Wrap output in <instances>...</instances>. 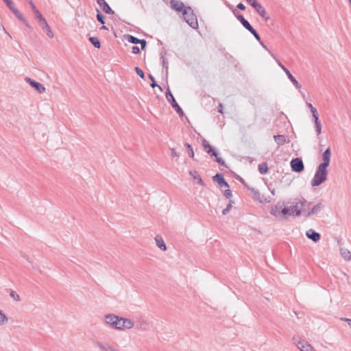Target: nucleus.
<instances>
[{"label":"nucleus","instance_id":"1","mask_svg":"<svg viewBox=\"0 0 351 351\" xmlns=\"http://www.w3.org/2000/svg\"><path fill=\"white\" fill-rule=\"evenodd\" d=\"M330 157L331 152L330 147H328L322 154L323 162L318 165L314 177L311 180V184L312 186H317L326 181L328 175L327 167L330 165Z\"/></svg>","mask_w":351,"mask_h":351},{"label":"nucleus","instance_id":"2","mask_svg":"<svg viewBox=\"0 0 351 351\" xmlns=\"http://www.w3.org/2000/svg\"><path fill=\"white\" fill-rule=\"evenodd\" d=\"M311 205L310 202H308L304 198L302 199H295L292 202L291 208V215L292 217H299L304 216L305 217L306 208H309Z\"/></svg>","mask_w":351,"mask_h":351},{"label":"nucleus","instance_id":"3","mask_svg":"<svg viewBox=\"0 0 351 351\" xmlns=\"http://www.w3.org/2000/svg\"><path fill=\"white\" fill-rule=\"evenodd\" d=\"M185 21L193 29L198 27L197 20L193 13V10L190 7H186L182 13Z\"/></svg>","mask_w":351,"mask_h":351},{"label":"nucleus","instance_id":"4","mask_svg":"<svg viewBox=\"0 0 351 351\" xmlns=\"http://www.w3.org/2000/svg\"><path fill=\"white\" fill-rule=\"evenodd\" d=\"M8 8L12 12V13L20 20L23 24L28 27L31 28V26L27 23L23 15L19 12V10L15 7L14 3L12 0H3Z\"/></svg>","mask_w":351,"mask_h":351},{"label":"nucleus","instance_id":"5","mask_svg":"<svg viewBox=\"0 0 351 351\" xmlns=\"http://www.w3.org/2000/svg\"><path fill=\"white\" fill-rule=\"evenodd\" d=\"M293 341L295 346L300 351H316L312 345L304 339H302L300 337H293Z\"/></svg>","mask_w":351,"mask_h":351},{"label":"nucleus","instance_id":"6","mask_svg":"<svg viewBox=\"0 0 351 351\" xmlns=\"http://www.w3.org/2000/svg\"><path fill=\"white\" fill-rule=\"evenodd\" d=\"M269 53L271 54L272 57L276 60V62L279 65V66L286 73L288 78L293 83V84L295 86V87L298 90L300 89L301 85L298 83L297 80L293 77V75L290 73V71L281 63V62L278 58H276V56L273 53H271V52H269Z\"/></svg>","mask_w":351,"mask_h":351},{"label":"nucleus","instance_id":"7","mask_svg":"<svg viewBox=\"0 0 351 351\" xmlns=\"http://www.w3.org/2000/svg\"><path fill=\"white\" fill-rule=\"evenodd\" d=\"M119 316L114 314H106L104 316L105 323L117 330H119V327L117 326L119 325Z\"/></svg>","mask_w":351,"mask_h":351},{"label":"nucleus","instance_id":"8","mask_svg":"<svg viewBox=\"0 0 351 351\" xmlns=\"http://www.w3.org/2000/svg\"><path fill=\"white\" fill-rule=\"evenodd\" d=\"M166 98L168 100V101L171 104L173 108L177 112V113L179 114L180 116L184 115V112L182 110V108L180 107V106L176 102L174 97L171 94L170 90L168 88L167 93H166Z\"/></svg>","mask_w":351,"mask_h":351},{"label":"nucleus","instance_id":"9","mask_svg":"<svg viewBox=\"0 0 351 351\" xmlns=\"http://www.w3.org/2000/svg\"><path fill=\"white\" fill-rule=\"evenodd\" d=\"M202 145L205 149V151L215 157L216 162H217L219 164L223 165L224 164V161L222 160L221 158L218 157L217 153L213 149V147L209 145L208 142L206 140H204L202 141Z\"/></svg>","mask_w":351,"mask_h":351},{"label":"nucleus","instance_id":"10","mask_svg":"<svg viewBox=\"0 0 351 351\" xmlns=\"http://www.w3.org/2000/svg\"><path fill=\"white\" fill-rule=\"evenodd\" d=\"M25 81L28 83L32 87L34 88L39 93H43L46 90V88L43 84L36 82L30 77H26Z\"/></svg>","mask_w":351,"mask_h":351},{"label":"nucleus","instance_id":"11","mask_svg":"<svg viewBox=\"0 0 351 351\" xmlns=\"http://www.w3.org/2000/svg\"><path fill=\"white\" fill-rule=\"evenodd\" d=\"M291 167L292 170L295 172H301L304 170L303 162L299 158H294L291 161Z\"/></svg>","mask_w":351,"mask_h":351},{"label":"nucleus","instance_id":"12","mask_svg":"<svg viewBox=\"0 0 351 351\" xmlns=\"http://www.w3.org/2000/svg\"><path fill=\"white\" fill-rule=\"evenodd\" d=\"M324 208V206L322 203H318L313 206L310 210H306L305 217L308 218L313 215H317Z\"/></svg>","mask_w":351,"mask_h":351},{"label":"nucleus","instance_id":"13","mask_svg":"<svg viewBox=\"0 0 351 351\" xmlns=\"http://www.w3.org/2000/svg\"><path fill=\"white\" fill-rule=\"evenodd\" d=\"M171 8L177 11L184 12V10L186 8L184 3L179 0H171L170 1Z\"/></svg>","mask_w":351,"mask_h":351},{"label":"nucleus","instance_id":"14","mask_svg":"<svg viewBox=\"0 0 351 351\" xmlns=\"http://www.w3.org/2000/svg\"><path fill=\"white\" fill-rule=\"evenodd\" d=\"M38 24L41 27L43 30L46 32V34L49 38H53L54 34H53L51 27L48 25L46 19L41 21L40 22L38 23Z\"/></svg>","mask_w":351,"mask_h":351},{"label":"nucleus","instance_id":"15","mask_svg":"<svg viewBox=\"0 0 351 351\" xmlns=\"http://www.w3.org/2000/svg\"><path fill=\"white\" fill-rule=\"evenodd\" d=\"M254 8L265 21H269V16L261 4L258 3Z\"/></svg>","mask_w":351,"mask_h":351},{"label":"nucleus","instance_id":"16","mask_svg":"<svg viewBox=\"0 0 351 351\" xmlns=\"http://www.w3.org/2000/svg\"><path fill=\"white\" fill-rule=\"evenodd\" d=\"M306 236L313 242H317L320 240L321 236L319 233L316 232L313 229H309L306 232Z\"/></svg>","mask_w":351,"mask_h":351},{"label":"nucleus","instance_id":"17","mask_svg":"<svg viewBox=\"0 0 351 351\" xmlns=\"http://www.w3.org/2000/svg\"><path fill=\"white\" fill-rule=\"evenodd\" d=\"M123 324L121 326L119 327V330H123L125 329L130 330L134 327V322L129 318H125V319H123Z\"/></svg>","mask_w":351,"mask_h":351},{"label":"nucleus","instance_id":"18","mask_svg":"<svg viewBox=\"0 0 351 351\" xmlns=\"http://www.w3.org/2000/svg\"><path fill=\"white\" fill-rule=\"evenodd\" d=\"M214 182H217L221 187H228V183L226 182L223 176L218 173L213 176Z\"/></svg>","mask_w":351,"mask_h":351},{"label":"nucleus","instance_id":"19","mask_svg":"<svg viewBox=\"0 0 351 351\" xmlns=\"http://www.w3.org/2000/svg\"><path fill=\"white\" fill-rule=\"evenodd\" d=\"M156 244L158 248H160L162 251L167 250V246L165 243L160 235H156L154 238Z\"/></svg>","mask_w":351,"mask_h":351},{"label":"nucleus","instance_id":"20","mask_svg":"<svg viewBox=\"0 0 351 351\" xmlns=\"http://www.w3.org/2000/svg\"><path fill=\"white\" fill-rule=\"evenodd\" d=\"M136 329L143 331L147 330L149 329L148 322L144 319L139 320L136 325Z\"/></svg>","mask_w":351,"mask_h":351},{"label":"nucleus","instance_id":"21","mask_svg":"<svg viewBox=\"0 0 351 351\" xmlns=\"http://www.w3.org/2000/svg\"><path fill=\"white\" fill-rule=\"evenodd\" d=\"M189 174L192 177V178L194 180H197V183H199L200 185H202V186L204 185V183L201 176H199V174L198 173V172L196 170H191L189 171Z\"/></svg>","mask_w":351,"mask_h":351},{"label":"nucleus","instance_id":"22","mask_svg":"<svg viewBox=\"0 0 351 351\" xmlns=\"http://www.w3.org/2000/svg\"><path fill=\"white\" fill-rule=\"evenodd\" d=\"M237 19L241 22L243 26L247 29L249 32L252 29V26L250 23L243 17L242 15L236 16Z\"/></svg>","mask_w":351,"mask_h":351},{"label":"nucleus","instance_id":"23","mask_svg":"<svg viewBox=\"0 0 351 351\" xmlns=\"http://www.w3.org/2000/svg\"><path fill=\"white\" fill-rule=\"evenodd\" d=\"M274 138L278 145H285L287 142V138L284 135H274Z\"/></svg>","mask_w":351,"mask_h":351},{"label":"nucleus","instance_id":"24","mask_svg":"<svg viewBox=\"0 0 351 351\" xmlns=\"http://www.w3.org/2000/svg\"><path fill=\"white\" fill-rule=\"evenodd\" d=\"M291 207L290 208H281L280 210V215H281V217H280V220H283V219H286L287 218V215H289V216H292L291 213Z\"/></svg>","mask_w":351,"mask_h":351},{"label":"nucleus","instance_id":"25","mask_svg":"<svg viewBox=\"0 0 351 351\" xmlns=\"http://www.w3.org/2000/svg\"><path fill=\"white\" fill-rule=\"evenodd\" d=\"M281 208L278 207V206H275L271 208L270 213L274 216L276 218L280 219L281 217V213H280Z\"/></svg>","mask_w":351,"mask_h":351},{"label":"nucleus","instance_id":"26","mask_svg":"<svg viewBox=\"0 0 351 351\" xmlns=\"http://www.w3.org/2000/svg\"><path fill=\"white\" fill-rule=\"evenodd\" d=\"M340 253L341 256L346 260V261H350L351 260V253L346 248H341Z\"/></svg>","mask_w":351,"mask_h":351},{"label":"nucleus","instance_id":"27","mask_svg":"<svg viewBox=\"0 0 351 351\" xmlns=\"http://www.w3.org/2000/svg\"><path fill=\"white\" fill-rule=\"evenodd\" d=\"M8 320L9 319L8 316L2 310H0V326H4L6 324H8Z\"/></svg>","mask_w":351,"mask_h":351},{"label":"nucleus","instance_id":"28","mask_svg":"<svg viewBox=\"0 0 351 351\" xmlns=\"http://www.w3.org/2000/svg\"><path fill=\"white\" fill-rule=\"evenodd\" d=\"M10 296L13 299L14 301L15 302H21V298L20 296V295L19 293H17L14 290H10Z\"/></svg>","mask_w":351,"mask_h":351},{"label":"nucleus","instance_id":"29","mask_svg":"<svg viewBox=\"0 0 351 351\" xmlns=\"http://www.w3.org/2000/svg\"><path fill=\"white\" fill-rule=\"evenodd\" d=\"M89 40L95 47L99 49L101 47L100 42L97 37H90Z\"/></svg>","mask_w":351,"mask_h":351},{"label":"nucleus","instance_id":"30","mask_svg":"<svg viewBox=\"0 0 351 351\" xmlns=\"http://www.w3.org/2000/svg\"><path fill=\"white\" fill-rule=\"evenodd\" d=\"M125 38L129 43L132 44H138L140 42V39L131 35H127Z\"/></svg>","mask_w":351,"mask_h":351},{"label":"nucleus","instance_id":"31","mask_svg":"<svg viewBox=\"0 0 351 351\" xmlns=\"http://www.w3.org/2000/svg\"><path fill=\"white\" fill-rule=\"evenodd\" d=\"M32 12H33L35 17L38 19V23L44 19H45L44 18V16H43V14H41V12L38 9H36V10H33Z\"/></svg>","mask_w":351,"mask_h":351},{"label":"nucleus","instance_id":"32","mask_svg":"<svg viewBox=\"0 0 351 351\" xmlns=\"http://www.w3.org/2000/svg\"><path fill=\"white\" fill-rule=\"evenodd\" d=\"M258 171L261 174H265L268 171L267 165L266 163H263L258 165Z\"/></svg>","mask_w":351,"mask_h":351},{"label":"nucleus","instance_id":"33","mask_svg":"<svg viewBox=\"0 0 351 351\" xmlns=\"http://www.w3.org/2000/svg\"><path fill=\"white\" fill-rule=\"evenodd\" d=\"M101 9L106 14H113L114 12L112 10L111 8L109 6V5L106 3L105 4L102 5L101 6Z\"/></svg>","mask_w":351,"mask_h":351},{"label":"nucleus","instance_id":"34","mask_svg":"<svg viewBox=\"0 0 351 351\" xmlns=\"http://www.w3.org/2000/svg\"><path fill=\"white\" fill-rule=\"evenodd\" d=\"M149 79L151 80V81L152 82V83L151 84V86H152V88L157 87V88L159 89V90H160V92H161V91H162V89L161 86H159V85H158V84L156 83V82H155V79H154V77L152 75H149Z\"/></svg>","mask_w":351,"mask_h":351},{"label":"nucleus","instance_id":"35","mask_svg":"<svg viewBox=\"0 0 351 351\" xmlns=\"http://www.w3.org/2000/svg\"><path fill=\"white\" fill-rule=\"evenodd\" d=\"M315 126L317 134H319L322 132V124L319 119H316V120L315 121Z\"/></svg>","mask_w":351,"mask_h":351},{"label":"nucleus","instance_id":"36","mask_svg":"<svg viewBox=\"0 0 351 351\" xmlns=\"http://www.w3.org/2000/svg\"><path fill=\"white\" fill-rule=\"evenodd\" d=\"M186 146L188 149V154H189V156L191 158H193L194 157V152H193V147H191V145H189L188 143L186 144Z\"/></svg>","mask_w":351,"mask_h":351},{"label":"nucleus","instance_id":"37","mask_svg":"<svg viewBox=\"0 0 351 351\" xmlns=\"http://www.w3.org/2000/svg\"><path fill=\"white\" fill-rule=\"evenodd\" d=\"M232 205V201L229 202V204L226 206V207L222 210V214L223 215H226L231 209Z\"/></svg>","mask_w":351,"mask_h":351},{"label":"nucleus","instance_id":"38","mask_svg":"<svg viewBox=\"0 0 351 351\" xmlns=\"http://www.w3.org/2000/svg\"><path fill=\"white\" fill-rule=\"evenodd\" d=\"M97 19L101 23L104 24V16L97 10Z\"/></svg>","mask_w":351,"mask_h":351},{"label":"nucleus","instance_id":"39","mask_svg":"<svg viewBox=\"0 0 351 351\" xmlns=\"http://www.w3.org/2000/svg\"><path fill=\"white\" fill-rule=\"evenodd\" d=\"M250 32L255 37V38L257 40H258L259 42L261 41V37H260L259 34L257 33V32L254 28H252V29H251L250 31Z\"/></svg>","mask_w":351,"mask_h":351},{"label":"nucleus","instance_id":"40","mask_svg":"<svg viewBox=\"0 0 351 351\" xmlns=\"http://www.w3.org/2000/svg\"><path fill=\"white\" fill-rule=\"evenodd\" d=\"M311 112L312 113V116L314 118V121H315L316 119H319L318 113H317V111L315 108H314L313 109L311 110Z\"/></svg>","mask_w":351,"mask_h":351},{"label":"nucleus","instance_id":"41","mask_svg":"<svg viewBox=\"0 0 351 351\" xmlns=\"http://www.w3.org/2000/svg\"><path fill=\"white\" fill-rule=\"evenodd\" d=\"M135 71L136 72V73L141 77V78H144V73L143 71L139 68V67H136L135 68Z\"/></svg>","mask_w":351,"mask_h":351},{"label":"nucleus","instance_id":"42","mask_svg":"<svg viewBox=\"0 0 351 351\" xmlns=\"http://www.w3.org/2000/svg\"><path fill=\"white\" fill-rule=\"evenodd\" d=\"M245 186L248 190H250V191H251V192L253 193V195H254L255 197H256V195H259V192H258L257 190H256V189H253V188H252V189H251V188H250V187H248V186Z\"/></svg>","mask_w":351,"mask_h":351},{"label":"nucleus","instance_id":"43","mask_svg":"<svg viewBox=\"0 0 351 351\" xmlns=\"http://www.w3.org/2000/svg\"><path fill=\"white\" fill-rule=\"evenodd\" d=\"M252 8H254L258 2L256 0H246Z\"/></svg>","mask_w":351,"mask_h":351},{"label":"nucleus","instance_id":"44","mask_svg":"<svg viewBox=\"0 0 351 351\" xmlns=\"http://www.w3.org/2000/svg\"><path fill=\"white\" fill-rule=\"evenodd\" d=\"M252 8H254L258 2L256 0H246Z\"/></svg>","mask_w":351,"mask_h":351},{"label":"nucleus","instance_id":"45","mask_svg":"<svg viewBox=\"0 0 351 351\" xmlns=\"http://www.w3.org/2000/svg\"><path fill=\"white\" fill-rule=\"evenodd\" d=\"M140 52V49L138 47L134 46L132 47V53L134 54H138Z\"/></svg>","mask_w":351,"mask_h":351},{"label":"nucleus","instance_id":"46","mask_svg":"<svg viewBox=\"0 0 351 351\" xmlns=\"http://www.w3.org/2000/svg\"><path fill=\"white\" fill-rule=\"evenodd\" d=\"M224 195L227 197V198H230L232 197V192L230 189H227L224 191Z\"/></svg>","mask_w":351,"mask_h":351},{"label":"nucleus","instance_id":"47","mask_svg":"<svg viewBox=\"0 0 351 351\" xmlns=\"http://www.w3.org/2000/svg\"><path fill=\"white\" fill-rule=\"evenodd\" d=\"M138 44H141V49L142 50H144L146 47V41L145 40H141L140 39V42L138 43Z\"/></svg>","mask_w":351,"mask_h":351},{"label":"nucleus","instance_id":"48","mask_svg":"<svg viewBox=\"0 0 351 351\" xmlns=\"http://www.w3.org/2000/svg\"><path fill=\"white\" fill-rule=\"evenodd\" d=\"M171 156L173 158L178 157V154L176 152V151L174 148L171 149Z\"/></svg>","mask_w":351,"mask_h":351},{"label":"nucleus","instance_id":"49","mask_svg":"<svg viewBox=\"0 0 351 351\" xmlns=\"http://www.w3.org/2000/svg\"><path fill=\"white\" fill-rule=\"evenodd\" d=\"M27 1H29V5L31 6V8H32V11L36 10V9H37L32 0H27Z\"/></svg>","mask_w":351,"mask_h":351},{"label":"nucleus","instance_id":"50","mask_svg":"<svg viewBox=\"0 0 351 351\" xmlns=\"http://www.w3.org/2000/svg\"><path fill=\"white\" fill-rule=\"evenodd\" d=\"M2 29L3 32L6 34L8 36H9L10 37H11V36L10 35V34L6 31L5 28L3 27V24L1 23H0V30Z\"/></svg>","mask_w":351,"mask_h":351},{"label":"nucleus","instance_id":"51","mask_svg":"<svg viewBox=\"0 0 351 351\" xmlns=\"http://www.w3.org/2000/svg\"><path fill=\"white\" fill-rule=\"evenodd\" d=\"M237 7V8H239V9H240L241 10H245V6L242 3H239Z\"/></svg>","mask_w":351,"mask_h":351},{"label":"nucleus","instance_id":"52","mask_svg":"<svg viewBox=\"0 0 351 351\" xmlns=\"http://www.w3.org/2000/svg\"><path fill=\"white\" fill-rule=\"evenodd\" d=\"M218 112L221 114H223V105L222 104H219V106H218Z\"/></svg>","mask_w":351,"mask_h":351},{"label":"nucleus","instance_id":"53","mask_svg":"<svg viewBox=\"0 0 351 351\" xmlns=\"http://www.w3.org/2000/svg\"><path fill=\"white\" fill-rule=\"evenodd\" d=\"M119 319H120V320L119 321V325L117 326H121L123 325V319H125V317H119Z\"/></svg>","mask_w":351,"mask_h":351},{"label":"nucleus","instance_id":"54","mask_svg":"<svg viewBox=\"0 0 351 351\" xmlns=\"http://www.w3.org/2000/svg\"><path fill=\"white\" fill-rule=\"evenodd\" d=\"M97 3L101 7L102 5L105 4L106 2L105 1V0H97Z\"/></svg>","mask_w":351,"mask_h":351},{"label":"nucleus","instance_id":"55","mask_svg":"<svg viewBox=\"0 0 351 351\" xmlns=\"http://www.w3.org/2000/svg\"><path fill=\"white\" fill-rule=\"evenodd\" d=\"M341 320L344 321V322H346L348 323V324L350 326H351V319H348V318H341Z\"/></svg>","mask_w":351,"mask_h":351},{"label":"nucleus","instance_id":"56","mask_svg":"<svg viewBox=\"0 0 351 351\" xmlns=\"http://www.w3.org/2000/svg\"><path fill=\"white\" fill-rule=\"evenodd\" d=\"M307 106L309 108L310 110H312L314 108L313 105L311 103H307Z\"/></svg>","mask_w":351,"mask_h":351},{"label":"nucleus","instance_id":"57","mask_svg":"<svg viewBox=\"0 0 351 351\" xmlns=\"http://www.w3.org/2000/svg\"><path fill=\"white\" fill-rule=\"evenodd\" d=\"M101 29H107V27L105 26V25H103L101 27Z\"/></svg>","mask_w":351,"mask_h":351},{"label":"nucleus","instance_id":"58","mask_svg":"<svg viewBox=\"0 0 351 351\" xmlns=\"http://www.w3.org/2000/svg\"><path fill=\"white\" fill-rule=\"evenodd\" d=\"M27 260L28 261L29 263H32V261H30L29 258H27Z\"/></svg>","mask_w":351,"mask_h":351}]
</instances>
